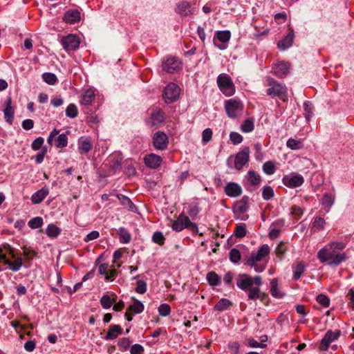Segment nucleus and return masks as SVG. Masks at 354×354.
<instances>
[{
	"mask_svg": "<svg viewBox=\"0 0 354 354\" xmlns=\"http://www.w3.org/2000/svg\"><path fill=\"white\" fill-rule=\"evenodd\" d=\"M131 299L133 301V303L129 306L128 310L136 314L142 313L145 308L143 304L134 297H132Z\"/></svg>",
	"mask_w": 354,
	"mask_h": 354,
	"instance_id": "obj_30",
	"label": "nucleus"
},
{
	"mask_svg": "<svg viewBox=\"0 0 354 354\" xmlns=\"http://www.w3.org/2000/svg\"><path fill=\"white\" fill-rule=\"evenodd\" d=\"M3 249H8V253L14 261L18 258L17 257L14 249L9 244L6 243L0 246V252H3Z\"/></svg>",
	"mask_w": 354,
	"mask_h": 354,
	"instance_id": "obj_56",
	"label": "nucleus"
},
{
	"mask_svg": "<svg viewBox=\"0 0 354 354\" xmlns=\"http://www.w3.org/2000/svg\"><path fill=\"white\" fill-rule=\"evenodd\" d=\"M47 142L50 146L55 145L57 148H63L68 144V137L66 133L59 134V131L54 129L50 132L47 139Z\"/></svg>",
	"mask_w": 354,
	"mask_h": 354,
	"instance_id": "obj_7",
	"label": "nucleus"
},
{
	"mask_svg": "<svg viewBox=\"0 0 354 354\" xmlns=\"http://www.w3.org/2000/svg\"><path fill=\"white\" fill-rule=\"evenodd\" d=\"M225 109L229 118H235L241 113L243 104L239 100L233 98L225 102Z\"/></svg>",
	"mask_w": 354,
	"mask_h": 354,
	"instance_id": "obj_8",
	"label": "nucleus"
},
{
	"mask_svg": "<svg viewBox=\"0 0 354 354\" xmlns=\"http://www.w3.org/2000/svg\"><path fill=\"white\" fill-rule=\"evenodd\" d=\"M317 301L324 307H328L330 304L329 298L323 294H320L317 297Z\"/></svg>",
	"mask_w": 354,
	"mask_h": 354,
	"instance_id": "obj_58",
	"label": "nucleus"
},
{
	"mask_svg": "<svg viewBox=\"0 0 354 354\" xmlns=\"http://www.w3.org/2000/svg\"><path fill=\"white\" fill-rule=\"evenodd\" d=\"M113 303V300H112L111 297L107 295L102 296V298L100 299V304L102 308L105 309L110 308Z\"/></svg>",
	"mask_w": 354,
	"mask_h": 354,
	"instance_id": "obj_52",
	"label": "nucleus"
},
{
	"mask_svg": "<svg viewBox=\"0 0 354 354\" xmlns=\"http://www.w3.org/2000/svg\"><path fill=\"white\" fill-rule=\"evenodd\" d=\"M270 293L275 298H281L284 294L278 288V281L272 279L270 281Z\"/></svg>",
	"mask_w": 354,
	"mask_h": 354,
	"instance_id": "obj_31",
	"label": "nucleus"
},
{
	"mask_svg": "<svg viewBox=\"0 0 354 354\" xmlns=\"http://www.w3.org/2000/svg\"><path fill=\"white\" fill-rule=\"evenodd\" d=\"M165 240V239L162 233L160 232H156L153 233V234L152 236V241L154 243H158L160 245H162L164 244Z\"/></svg>",
	"mask_w": 354,
	"mask_h": 354,
	"instance_id": "obj_53",
	"label": "nucleus"
},
{
	"mask_svg": "<svg viewBox=\"0 0 354 354\" xmlns=\"http://www.w3.org/2000/svg\"><path fill=\"white\" fill-rule=\"evenodd\" d=\"M93 145L88 138H81L78 140L77 149L80 154L86 153L91 151Z\"/></svg>",
	"mask_w": 354,
	"mask_h": 354,
	"instance_id": "obj_26",
	"label": "nucleus"
},
{
	"mask_svg": "<svg viewBox=\"0 0 354 354\" xmlns=\"http://www.w3.org/2000/svg\"><path fill=\"white\" fill-rule=\"evenodd\" d=\"M225 192L228 196L236 198L242 194V188L239 184L231 182L225 186Z\"/></svg>",
	"mask_w": 354,
	"mask_h": 354,
	"instance_id": "obj_22",
	"label": "nucleus"
},
{
	"mask_svg": "<svg viewBox=\"0 0 354 354\" xmlns=\"http://www.w3.org/2000/svg\"><path fill=\"white\" fill-rule=\"evenodd\" d=\"M42 78L46 83L50 85H54L57 81L56 75L52 73H44L42 75Z\"/></svg>",
	"mask_w": 354,
	"mask_h": 354,
	"instance_id": "obj_43",
	"label": "nucleus"
},
{
	"mask_svg": "<svg viewBox=\"0 0 354 354\" xmlns=\"http://www.w3.org/2000/svg\"><path fill=\"white\" fill-rule=\"evenodd\" d=\"M287 250V246L284 243H280L276 248V254L278 257L283 256Z\"/></svg>",
	"mask_w": 354,
	"mask_h": 354,
	"instance_id": "obj_63",
	"label": "nucleus"
},
{
	"mask_svg": "<svg viewBox=\"0 0 354 354\" xmlns=\"http://www.w3.org/2000/svg\"><path fill=\"white\" fill-rule=\"evenodd\" d=\"M274 196V190L270 186H266L263 188L262 197L266 201L270 200Z\"/></svg>",
	"mask_w": 354,
	"mask_h": 354,
	"instance_id": "obj_47",
	"label": "nucleus"
},
{
	"mask_svg": "<svg viewBox=\"0 0 354 354\" xmlns=\"http://www.w3.org/2000/svg\"><path fill=\"white\" fill-rule=\"evenodd\" d=\"M158 313L162 317H166L171 313V308L167 304H162L158 308Z\"/></svg>",
	"mask_w": 354,
	"mask_h": 354,
	"instance_id": "obj_51",
	"label": "nucleus"
},
{
	"mask_svg": "<svg viewBox=\"0 0 354 354\" xmlns=\"http://www.w3.org/2000/svg\"><path fill=\"white\" fill-rule=\"evenodd\" d=\"M249 160V150L245 149L239 152L234 158V167L241 170Z\"/></svg>",
	"mask_w": 354,
	"mask_h": 354,
	"instance_id": "obj_15",
	"label": "nucleus"
},
{
	"mask_svg": "<svg viewBox=\"0 0 354 354\" xmlns=\"http://www.w3.org/2000/svg\"><path fill=\"white\" fill-rule=\"evenodd\" d=\"M283 185L290 188H295L301 186L304 182V177L297 173H290L285 175L282 178Z\"/></svg>",
	"mask_w": 354,
	"mask_h": 354,
	"instance_id": "obj_12",
	"label": "nucleus"
},
{
	"mask_svg": "<svg viewBox=\"0 0 354 354\" xmlns=\"http://www.w3.org/2000/svg\"><path fill=\"white\" fill-rule=\"evenodd\" d=\"M147 291V283L142 280L137 281L136 292L139 294H144Z\"/></svg>",
	"mask_w": 354,
	"mask_h": 354,
	"instance_id": "obj_59",
	"label": "nucleus"
},
{
	"mask_svg": "<svg viewBox=\"0 0 354 354\" xmlns=\"http://www.w3.org/2000/svg\"><path fill=\"white\" fill-rule=\"evenodd\" d=\"M286 147L292 150H299L304 148V145L302 140L290 138L286 142Z\"/></svg>",
	"mask_w": 354,
	"mask_h": 354,
	"instance_id": "obj_32",
	"label": "nucleus"
},
{
	"mask_svg": "<svg viewBox=\"0 0 354 354\" xmlns=\"http://www.w3.org/2000/svg\"><path fill=\"white\" fill-rule=\"evenodd\" d=\"M44 142V140L41 137H38L36 138L32 143V149L35 151H37L41 149L43 144Z\"/></svg>",
	"mask_w": 354,
	"mask_h": 354,
	"instance_id": "obj_60",
	"label": "nucleus"
},
{
	"mask_svg": "<svg viewBox=\"0 0 354 354\" xmlns=\"http://www.w3.org/2000/svg\"><path fill=\"white\" fill-rule=\"evenodd\" d=\"M263 170L266 174L272 175L274 173L276 168L272 162L267 161L263 165Z\"/></svg>",
	"mask_w": 354,
	"mask_h": 354,
	"instance_id": "obj_48",
	"label": "nucleus"
},
{
	"mask_svg": "<svg viewBox=\"0 0 354 354\" xmlns=\"http://www.w3.org/2000/svg\"><path fill=\"white\" fill-rule=\"evenodd\" d=\"M269 88L267 90V93L272 97H277L283 101L287 100L288 92L287 88L285 85L279 83L273 78H268Z\"/></svg>",
	"mask_w": 354,
	"mask_h": 354,
	"instance_id": "obj_5",
	"label": "nucleus"
},
{
	"mask_svg": "<svg viewBox=\"0 0 354 354\" xmlns=\"http://www.w3.org/2000/svg\"><path fill=\"white\" fill-rule=\"evenodd\" d=\"M63 20L70 24H73L80 20V12L77 10H68L64 17Z\"/></svg>",
	"mask_w": 354,
	"mask_h": 354,
	"instance_id": "obj_25",
	"label": "nucleus"
},
{
	"mask_svg": "<svg viewBox=\"0 0 354 354\" xmlns=\"http://www.w3.org/2000/svg\"><path fill=\"white\" fill-rule=\"evenodd\" d=\"M306 269V266L303 263H297L294 268H293V279L295 280H298L301 274L304 272Z\"/></svg>",
	"mask_w": 354,
	"mask_h": 354,
	"instance_id": "obj_38",
	"label": "nucleus"
},
{
	"mask_svg": "<svg viewBox=\"0 0 354 354\" xmlns=\"http://www.w3.org/2000/svg\"><path fill=\"white\" fill-rule=\"evenodd\" d=\"M78 114V110L75 104H70L66 109V115L70 118H75Z\"/></svg>",
	"mask_w": 354,
	"mask_h": 354,
	"instance_id": "obj_42",
	"label": "nucleus"
},
{
	"mask_svg": "<svg viewBox=\"0 0 354 354\" xmlns=\"http://www.w3.org/2000/svg\"><path fill=\"white\" fill-rule=\"evenodd\" d=\"M151 119L153 125L159 124L165 119L164 113L160 110L156 111L151 114Z\"/></svg>",
	"mask_w": 354,
	"mask_h": 354,
	"instance_id": "obj_39",
	"label": "nucleus"
},
{
	"mask_svg": "<svg viewBox=\"0 0 354 354\" xmlns=\"http://www.w3.org/2000/svg\"><path fill=\"white\" fill-rule=\"evenodd\" d=\"M231 33L229 30L218 31L216 33V38L218 41L222 42L221 44H217L214 41V45L220 50H225L227 48L226 43H227L230 39Z\"/></svg>",
	"mask_w": 354,
	"mask_h": 354,
	"instance_id": "obj_20",
	"label": "nucleus"
},
{
	"mask_svg": "<svg viewBox=\"0 0 354 354\" xmlns=\"http://www.w3.org/2000/svg\"><path fill=\"white\" fill-rule=\"evenodd\" d=\"M230 138L234 145L240 144L243 141V137L237 132H231Z\"/></svg>",
	"mask_w": 354,
	"mask_h": 354,
	"instance_id": "obj_57",
	"label": "nucleus"
},
{
	"mask_svg": "<svg viewBox=\"0 0 354 354\" xmlns=\"http://www.w3.org/2000/svg\"><path fill=\"white\" fill-rule=\"evenodd\" d=\"M321 203L324 207L330 208L334 203V197L331 194H325L322 198Z\"/></svg>",
	"mask_w": 354,
	"mask_h": 354,
	"instance_id": "obj_44",
	"label": "nucleus"
},
{
	"mask_svg": "<svg viewBox=\"0 0 354 354\" xmlns=\"http://www.w3.org/2000/svg\"><path fill=\"white\" fill-rule=\"evenodd\" d=\"M3 249H8V253L14 261L18 258L17 257L14 249L9 244L6 243L0 246V252H3Z\"/></svg>",
	"mask_w": 354,
	"mask_h": 354,
	"instance_id": "obj_54",
	"label": "nucleus"
},
{
	"mask_svg": "<svg viewBox=\"0 0 354 354\" xmlns=\"http://www.w3.org/2000/svg\"><path fill=\"white\" fill-rule=\"evenodd\" d=\"M262 283V278L259 275L252 277L247 274H240L236 279L237 287L246 292L248 298L254 301L258 299L263 300L265 297L259 288Z\"/></svg>",
	"mask_w": 354,
	"mask_h": 354,
	"instance_id": "obj_1",
	"label": "nucleus"
},
{
	"mask_svg": "<svg viewBox=\"0 0 354 354\" xmlns=\"http://www.w3.org/2000/svg\"><path fill=\"white\" fill-rule=\"evenodd\" d=\"M153 146L156 149L163 150L168 145V138L162 131L156 132L153 138Z\"/></svg>",
	"mask_w": 354,
	"mask_h": 354,
	"instance_id": "obj_14",
	"label": "nucleus"
},
{
	"mask_svg": "<svg viewBox=\"0 0 354 354\" xmlns=\"http://www.w3.org/2000/svg\"><path fill=\"white\" fill-rule=\"evenodd\" d=\"M122 329L120 325H112L110 326L104 339L112 340L115 339L119 335L122 334Z\"/></svg>",
	"mask_w": 354,
	"mask_h": 354,
	"instance_id": "obj_29",
	"label": "nucleus"
},
{
	"mask_svg": "<svg viewBox=\"0 0 354 354\" xmlns=\"http://www.w3.org/2000/svg\"><path fill=\"white\" fill-rule=\"evenodd\" d=\"M2 252H0V261H3V263L8 265L9 269L12 271L17 272L21 269L23 266V259L21 257H19L16 259L15 261H11L7 259L6 254Z\"/></svg>",
	"mask_w": 354,
	"mask_h": 354,
	"instance_id": "obj_18",
	"label": "nucleus"
},
{
	"mask_svg": "<svg viewBox=\"0 0 354 354\" xmlns=\"http://www.w3.org/2000/svg\"><path fill=\"white\" fill-rule=\"evenodd\" d=\"M254 127V120L252 118H248L241 124V129L245 133H249L253 131Z\"/></svg>",
	"mask_w": 354,
	"mask_h": 354,
	"instance_id": "obj_41",
	"label": "nucleus"
},
{
	"mask_svg": "<svg viewBox=\"0 0 354 354\" xmlns=\"http://www.w3.org/2000/svg\"><path fill=\"white\" fill-rule=\"evenodd\" d=\"M3 113L6 121L9 124H12L15 114V109L12 106V99L10 97H8V99L5 102V108L3 109Z\"/></svg>",
	"mask_w": 354,
	"mask_h": 354,
	"instance_id": "obj_21",
	"label": "nucleus"
},
{
	"mask_svg": "<svg viewBox=\"0 0 354 354\" xmlns=\"http://www.w3.org/2000/svg\"><path fill=\"white\" fill-rule=\"evenodd\" d=\"M294 36L293 30H290L286 36L278 42V48L282 50L290 48L292 45Z\"/></svg>",
	"mask_w": 354,
	"mask_h": 354,
	"instance_id": "obj_24",
	"label": "nucleus"
},
{
	"mask_svg": "<svg viewBox=\"0 0 354 354\" xmlns=\"http://www.w3.org/2000/svg\"><path fill=\"white\" fill-rule=\"evenodd\" d=\"M241 253L239 250L233 248L230 252V261L234 263H238L241 260Z\"/></svg>",
	"mask_w": 354,
	"mask_h": 354,
	"instance_id": "obj_50",
	"label": "nucleus"
},
{
	"mask_svg": "<svg viewBox=\"0 0 354 354\" xmlns=\"http://www.w3.org/2000/svg\"><path fill=\"white\" fill-rule=\"evenodd\" d=\"M180 89L174 83L169 84L164 90L163 97L167 104L172 103L178 100L180 95Z\"/></svg>",
	"mask_w": 354,
	"mask_h": 354,
	"instance_id": "obj_11",
	"label": "nucleus"
},
{
	"mask_svg": "<svg viewBox=\"0 0 354 354\" xmlns=\"http://www.w3.org/2000/svg\"><path fill=\"white\" fill-rule=\"evenodd\" d=\"M49 193L48 189L46 187H42L31 196V201L34 204H39L48 196Z\"/></svg>",
	"mask_w": 354,
	"mask_h": 354,
	"instance_id": "obj_27",
	"label": "nucleus"
},
{
	"mask_svg": "<svg viewBox=\"0 0 354 354\" xmlns=\"http://www.w3.org/2000/svg\"><path fill=\"white\" fill-rule=\"evenodd\" d=\"M270 252V248L267 244L261 245L257 252H252L245 259V264L254 268L257 272H262L266 268V263L258 264V262L263 261L268 257Z\"/></svg>",
	"mask_w": 354,
	"mask_h": 354,
	"instance_id": "obj_3",
	"label": "nucleus"
},
{
	"mask_svg": "<svg viewBox=\"0 0 354 354\" xmlns=\"http://www.w3.org/2000/svg\"><path fill=\"white\" fill-rule=\"evenodd\" d=\"M206 279L209 284L212 286H217L221 282V277L213 271L207 273Z\"/></svg>",
	"mask_w": 354,
	"mask_h": 354,
	"instance_id": "obj_33",
	"label": "nucleus"
},
{
	"mask_svg": "<svg viewBox=\"0 0 354 354\" xmlns=\"http://www.w3.org/2000/svg\"><path fill=\"white\" fill-rule=\"evenodd\" d=\"M345 244L342 242H333L322 248L317 253V258L322 263H327L330 266H338L346 260L342 251Z\"/></svg>",
	"mask_w": 354,
	"mask_h": 354,
	"instance_id": "obj_2",
	"label": "nucleus"
},
{
	"mask_svg": "<svg viewBox=\"0 0 354 354\" xmlns=\"http://www.w3.org/2000/svg\"><path fill=\"white\" fill-rule=\"evenodd\" d=\"M325 221L322 217H316L312 225V230L314 232H319L322 230L325 225Z\"/></svg>",
	"mask_w": 354,
	"mask_h": 354,
	"instance_id": "obj_40",
	"label": "nucleus"
},
{
	"mask_svg": "<svg viewBox=\"0 0 354 354\" xmlns=\"http://www.w3.org/2000/svg\"><path fill=\"white\" fill-rule=\"evenodd\" d=\"M246 225L243 223H237L234 232V234L237 238H243L246 235Z\"/></svg>",
	"mask_w": 354,
	"mask_h": 354,
	"instance_id": "obj_36",
	"label": "nucleus"
},
{
	"mask_svg": "<svg viewBox=\"0 0 354 354\" xmlns=\"http://www.w3.org/2000/svg\"><path fill=\"white\" fill-rule=\"evenodd\" d=\"M232 305V302L227 299H221L214 306V310L223 311L227 309Z\"/></svg>",
	"mask_w": 354,
	"mask_h": 354,
	"instance_id": "obj_35",
	"label": "nucleus"
},
{
	"mask_svg": "<svg viewBox=\"0 0 354 354\" xmlns=\"http://www.w3.org/2000/svg\"><path fill=\"white\" fill-rule=\"evenodd\" d=\"M95 91L92 88H88L82 94L80 104L82 105L88 106L91 104L92 102L95 100Z\"/></svg>",
	"mask_w": 354,
	"mask_h": 354,
	"instance_id": "obj_28",
	"label": "nucleus"
},
{
	"mask_svg": "<svg viewBox=\"0 0 354 354\" xmlns=\"http://www.w3.org/2000/svg\"><path fill=\"white\" fill-rule=\"evenodd\" d=\"M117 197L123 205L126 206L129 209H133L134 207V204L131 202L129 198L122 194H118Z\"/></svg>",
	"mask_w": 354,
	"mask_h": 354,
	"instance_id": "obj_46",
	"label": "nucleus"
},
{
	"mask_svg": "<svg viewBox=\"0 0 354 354\" xmlns=\"http://www.w3.org/2000/svg\"><path fill=\"white\" fill-rule=\"evenodd\" d=\"M162 68L167 73H175L181 69L182 63L178 58L170 56L162 60Z\"/></svg>",
	"mask_w": 354,
	"mask_h": 354,
	"instance_id": "obj_9",
	"label": "nucleus"
},
{
	"mask_svg": "<svg viewBox=\"0 0 354 354\" xmlns=\"http://www.w3.org/2000/svg\"><path fill=\"white\" fill-rule=\"evenodd\" d=\"M162 161V158L155 153H149L145 156L144 162L147 167L151 169H156L159 167Z\"/></svg>",
	"mask_w": 354,
	"mask_h": 354,
	"instance_id": "obj_19",
	"label": "nucleus"
},
{
	"mask_svg": "<svg viewBox=\"0 0 354 354\" xmlns=\"http://www.w3.org/2000/svg\"><path fill=\"white\" fill-rule=\"evenodd\" d=\"M100 236L99 232L96 230H93L88 233L86 236L84 238L85 242H88L95 239H97Z\"/></svg>",
	"mask_w": 354,
	"mask_h": 354,
	"instance_id": "obj_64",
	"label": "nucleus"
},
{
	"mask_svg": "<svg viewBox=\"0 0 354 354\" xmlns=\"http://www.w3.org/2000/svg\"><path fill=\"white\" fill-rule=\"evenodd\" d=\"M3 249H8V253L14 261L18 258L17 257L14 249L9 244L6 243L0 246V252H3Z\"/></svg>",
	"mask_w": 354,
	"mask_h": 354,
	"instance_id": "obj_55",
	"label": "nucleus"
},
{
	"mask_svg": "<svg viewBox=\"0 0 354 354\" xmlns=\"http://www.w3.org/2000/svg\"><path fill=\"white\" fill-rule=\"evenodd\" d=\"M144 351V347L138 344H135L131 346L130 349L131 354H140Z\"/></svg>",
	"mask_w": 354,
	"mask_h": 354,
	"instance_id": "obj_62",
	"label": "nucleus"
},
{
	"mask_svg": "<svg viewBox=\"0 0 354 354\" xmlns=\"http://www.w3.org/2000/svg\"><path fill=\"white\" fill-rule=\"evenodd\" d=\"M43 224V219L41 217L37 216L30 219L28 225L31 229H37L40 227Z\"/></svg>",
	"mask_w": 354,
	"mask_h": 354,
	"instance_id": "obj_45",
	"label": "nucleus"
},
{
	"mask_svg": "<svg viewBox=\"0 0 354 354\" xmlns=\"http://www.w3.org/2000/svg\"><path fill=\"white\" fill-rule=\"evenodd\" d=\"M61 230L54 224L48 225L46 230V234L50 238H56L60 234Z\"/></svg>",
	"mask_w": 354,
	"mask_h": 354,
	"instance_id": "obj_34",
	"label": "nucleus"
},
{
	"mask_svg": "<svg viewBox=\"0 0 354 354\" xmlns=\"http://www.w3.org/2000/svg\"><path fill=\"white\" fill-rule=\"evenodd\" d=\"M216 82L218 88L226 96H231L235 93V86L227 74H220L217 77Z\"/></svg>",
	"mask_w": 354,
	"mask_h": 354,
	"instance_id": "obj_6",
	"label": "nucleus"
},
{
	"mask_svg": "<svg viewBox=\"0 0 354 354\" xmlns=\"http://www.w3.org/2000/svg\"><path fill=\"white\" fill-rule=\"evenodd\" d=\"M63 48L67 50H75L79 48L80 39L74 35H68L62 39L61 41Z\"/></svg>",
	"mask_w": 354,
	"mask_h": 354,
	"instance_id": "obj_13",
	"label": "nucleus"
},
{
	"mask_svg": "<svg viewBox=\"0 0 354 354\" xmlns=\"http://www.w3.org/2000/svg\"><path fill=\"white\" fill-rule=\"evenodd\" d=\"M131 341L127 337H123L118 340V345L121 351H126L130 346Z\"/></svg>",
	"mask_w": 354,
	"mask_h": 354,
	"instance_id": "obj_49",
	"label": "nucleus"
},
{
	"mask_svg": "<svg viewBox=\"0 0 354 354\" xmlns=\"http://www.w3.org/2000/svg\"><path fill=\"white\" fill-rule=\"evenodd\" d=\"M118 235L120 242L122 243H128L131 241V234L124 227H120L118 230Z\"/></svg>",
	"mask_w": 354,
	"mask_h": 354,
	"instance_id": "obj_37",
	"label": "nucleus"
},
{
	"mask_svg": "<svg viewBox=\"0 0 354 354\" xmlns=\"http://www.w3.org/2000/svg\"><path fill=\"white\" fill-rule=\"evenodd\" d=\"M175 12L183 17H187L192 15L194 13L195 10L192 8L190 3L187 1H181L176 5Z\"/></svg>",
	"mask_w": 354,
	"mask_h": 354,
	"instance_id": "obj_17",
	"label": "nucleus"
},
{
	"mask_svg": "<svg viewBox=\"0 0 354 354\" xmlns=\"http://www.w3.org/2000/svg\"><path fill=\"white\" fill-rule=\"evenodd\" d=\"M340 332L339 330L333 332L328 330L326 332L320 343V349L322 351H326L328 348L330 344L335 340L337 339L339 336Z\"/></svg>",
	"mask_w": 354,
	"mask_h": 354,
	"instance_id": "obj_16",
	"label": "nucleus"
},
{
	"mask_svg": "<svg viewBox=\"0 0 354 354\" xmlns=\"http://www.w3.org/2000/svg\"><path fill=\"white\" fill-rule=\"evenodd\" d=\"M289 65L287 62H281L274 64L272 68L274 74L278 77H283L288 73Z\"/></svg>",
	"mask_w": 354,
	"mask_h": 354,
	"instance_id": "obj_23",
	"label": "nucleus"
},
{
	"mask_svg": "<svg viewBox=\"0 0 354 354\" xmlns=\"http://www.w3.org/2000/svg\"><path fill=\"white\" fill-rule=\"evenodd\" d=\"M171 227L175 232H181L187 228L193 234H198V232L197 225L195 223H192L189 218L183 213L180 214L177 219L172 222Z\"/></svg>",
	"mask_w": 354,
	"mask_h": 354,
	"instance_id": "obj_4",
	"label": "nucleus"
},
{
	"mask_svg": "<svg viewBox=\"0 0 354 354\" xmlns=\"http://www.w3.org/2000/svg\"><path fill=\"white\" fill-rule=\"evenodd\" d=\"M261 180L260 175L254 171L250 170L245 176L243 185L248 190L252 191L259 187Z\"/></svg>",
	"mask_w": 354,
	"mask_h": 354,
	"instance_id": "obj_10",
	"label": "nucleus"
},
{
	"mask_svg": "<svg viewBox=\"0 0 354 354\" xmlns=\"http://www.w3.org/2000/svg\"><path fill=\"white\" fill-rule=\"evenodd\" d=\"M203 136V142L207 143L212 140V131L209 128L205 129L202 133Z\"/></svg>",
	"mask_w": 354,
	"mask_h": 354,
	"instance_id": "obj_61",
	"label": "nucleus"
}]
</instances>
